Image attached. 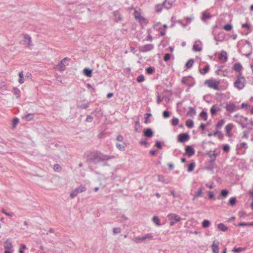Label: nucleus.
Instances as JSON below:
<instances>
[{"mask_svg": "<svg viewBox=\"0 0 253 253\" xmlns=\"http://www.w3.org/2000/svg\"><path fill=\"white\" fill-rule=\"evenodd\" d=\"M114 158V156L106 155L100 152H96L90 156V160L94 163L96 164L100 162L108 161Z\"/></svg>", "mask_w": 253, "mask_h": 253, "instance_id": "obj_1", "label": "nucleus"}, {"mask_svg": "<svg viewBox=\"0 0 253 253\" xmlns=\"http://www.w3.org/2000/svg\"><path fill=\"white\" fill-rule=\"evenodd\" d=\"M246 84L245 78L241 76V73L237 75V78L234 82V86L239 90H241L244 88Z\"/></svg>", "mask_w": 253, "mask_h": 253, "instance_id": "obj_2", "label": "nucleus"}, {"mask_svg": "<svg viewBox=\"0 0 253 253\" xmlns=\"http://www.w3.org/2000/svg\"><path fill=\"white\" fill-rule=\"evenodd\" d=\"M219 82L213 79L207 80L205 81V84L207 85L209 87L213 88L216 90H219Z\"/></svg>", "mask_w": 253, "mask_h": 253, "instance_id": "obj_3", "label": "nucleus"}, {"mask_svg": "<svg viewBox=\"0 0 253 253\" xmlns=\"http://www.w3.org/2000/svg\"><path fill=\"white\" fill-rule=\"evenodd\" d=\"M182 83L190 87L193 86L194 84L193 78L190 76L183 77L182 79Z\"/></svg>", "mask_w": 253, "mask_h": 253, "instance_id": "obj_4", "label": "nucleus"}, {"mask_svg": "<svg viewBox=\"0 0 253 253\" xmlns=\"http://www.w3.org/2000/svg\"><path fill=\"white\" fill-rule=\"evenodd\" d=\"M227 111L230 113L234 112L240 109V107L232 103H227L225 106Z\"/></svg>", "mask_w": 253, "mask_h": 253, "instance_id": "obj_5", "label": "nucleus"}, {"mask_svg": "<svg viewBox=\"0 0 253 253\" xmlns=\"http://www.w3.org/2000/svg\"><path fill=\"white\" fill-rule=\"evenodd\" d=\"M190 138L189 135L186 133L179 134L177 136V140L181 143H184L188 141Z\"/></svg>", "mask_w": 253, "mask_h": 253, "instance_id": "obj_6", "label": "nucleus"}, {"mask_svg": "<svg viewBox=\"0 0 253 253\" xmlns=\"http://www.w3.org/2000/svg\"><path fill=\"white\" fill-rule=\"evenodd\" d=\"M69 60V58L65 57L61 61L58 65V67L59 70L63 71L65 70L66 66L68 65L67 62Z\"/></svg>", "mask_w": 253, "mask_h": 253, "instance_id": "obj_7", "label": "nucleus"}, {"mask_svg": "<svg viewBox=\"0 0 253 253\" xmlns=\"http://www.w3.org/2000/svg\"><path fill=\"white\" fill-rule=\"evenodd\" d=\"M168 217L169 220L174 222H179L181 220V218L175 213H170L168 214Z\"/></svg>", "mask_w": 253, "mask_h": 253, "instance_id": "obj_8", "label": "nucleus"}, {"mask_svg": "<svg viewBox=\"0 0 253 253\" xmlns=\"http://www.w3.org/2000/svg\"><path fill=\"white\" fill-rule=\"evenodd\" d=\"M225 38V34L223 32H220L218 35L214 37V40L216 42V44H218V42H222Z\"/></svg>", "mask_w": 253, "mask_h": 253, "instance_id": "obj_9", "label": "nucleus"}, {"mask_svg": "<svg viewBox=\"0 0 253 253\" xmlns=\"http://www.w3.org/2000/svg\"><path fill=\"white\" fill-rule=\"evenodd\" d=\"M234 118L235 119L234 121L238 124H240L243 127L246 126V124H244V122H243L242 116H240L239 114H236L234 116Z\"/></svg>", "mask_w": 253, "mask_h": 253, "instance_id": "obj_10", "label": "nucleus"}, {"mask_svg": "<svg viewBox=\"0 0 253 253\" xmlns=\"http://www.w3.org/2000/svg\"><path fill=\"white\" fill-rule=\"evenodd\" d=\"M246 42H247V44L246 45H244L243 48L248 49L249 52L244 53L243 54L247 57H249L252 54V44H251V42L249 41H246Z\"/></svg>", "mask_w": 253, "mask_h": 253, "instance_id": "obj_11", "label": "nucleus"}, {"mask_svg": "<svg viewBox=\"0 0 253 253\" xmlns=\"http://www.w3.org/2000/svg\"><path fill=\"white\" fill-rule=\"evenodd\" d=\"M154 48V45L152 44H147L140 47V50L142 52H145L151 50Z\"/></svg>", "mask_w": 253, "mask_h": 253, "instance_id": "obj_12", "label": "nucleus"}, {"mask_svg": "<svg viewBox=\"0 0 253 253\" xmlns=\"http://www.w3.org/2000/svg\"><path fill=\"white\" fill-rule=\"evenodd\" d=\"M218 246L219 242L217 240H214L211 246L212 251L213 253H219Z\"/></svg>", "mask_w": 253, "mask_h": 253, "instance_id": "obj_13", "label": "nucleus"}, {"mask_svg": "<svg viewBox=\"0 0 253 253\" xmlns=\"http://www.w3.org/2000/svg\"><path fill=\"white\" fill-rule=\"evenodd\" d=\"M218 58L220 60L223 62H226L227 60V53L224 50H222L220 53L218 54Z\"/></svg>", "mask_w": 253, "mask_h": 253, "instance_id": "obj_14", "label": "nucleus"}, {"mask_svg": "<svg viewBox=\"0 0 253 253\" xmlns=\"http://www.w3.org/2000/svg\"><path fill=\"white\" fill-rule=\"evenodd\" d=\"M195 153V150L193 147L191 146H187L185 147V154L188 155L189 157H191Z\"/></svg>", "mask_w": 253, "mask_h": 253, "instance_id": "obj_15", "label": "nucleus"}, {"mask_svg": "<svg viewBox=\"0 0 253 253\" xmlns=\"http://www.w3.org/2000/svg\"><path fill=\"white\" fill-rule=\"evenodd\" d=\"M158 180L159 181L165 184H169L171 182V180L169 178H165L164 175L160 174L158 175Z\"/></svg>", "mask_w": 253, "mask_h": 253, "instance_id": "obj_16", "label": "nucleus"}, {"mask_svg": "<svg viewBox=\"0 0 253 253\" xmlns=\"http://www.w3.org/2000/svg\"><path fill=\"white\" fill-rule=\"evenodd\" d=\"M175 0H165L163 2V6L167 9H170Z\"/></svg>", "mask_w": 253, "mask_h": 253, "instance_id": "obj_17", "label": "nucleus"}, {"mask_svg": "<svg viewBox=\"0 0 253 253\" xmlns=\"http://www.w3.org/2000/svg\"><path fill=\"white\" fill-rule=\"evenodd\" d=\"M23 37L24 44L28 46L31 45L32 43L31 38L28 35H24Z\"/></svg>", "mask_w": 253, "mask_h": 253, "instance_id": "obj_18", "label": "nucleus"}, {"mask_svg": "<svg viewBox=\"0 0 253 253\" xmlns=\"http://www.w3.org/2000/svg\"><path fill=\"white\" fill-rule=\"evenodd\" d=\"M153 134L154 132L151 128H147L144 130V135L146 137L151 138L153 136Z\"/></svg>", "mask_w": 253, "mask_h": 253, "instance_id": "obj_19", "label": "nucleus"}, {"mask_svg": "<svg viewBox=\"0 0 253 253\" xmlns=\"http://www.w3.org/2000/svg\"><path fill=\"white\" fill-rule=\"evenodd\" d=\"M233 127V125L232 124H228L225 126L226 135L229 137H230L232 136V133H231V130H232Z\"/></svg>", "mask_w": 253, "mask_h": 253, "instance_id": "obj_20", "label": "nucleus"}, {"mask_svg": "<svg viewBox=\"0 0 253 253\" xmlns=\"http://www.w3.org/2000/svg\"><path fill=\"white\" fill-rule=\"evenodd\" d=\"M34 118V114H24L21 117V118L23 120H25L27 121H30L32 120Z\"/></svg>", "mask_w": 253, "mask_h": 253, "instance_id": "obj_21", "label": "nucleus"}, {"mask_svg": "<svg viewBox=\"0 0 253 253\" xmlns=\"http://www.w3.org/2000/svg\"><path fill=\"white\" fill-rule=\"evenodd\" d=\"M114 16L116 22L121 21L122 20V17L118 11L114 12Z\"/></svg>", "mask_w": 253, "mask_h": 253, "instance_id": "obj_22", "label": "nucleus"}, {"mask_svg": "<svg viewBox=\"0 0 253 253\" xmlns=\"http://www.w3.org/2000/svg\"><path fill=\"white\" fill-rule=\"evenodd\" d=\"M12 245L11 242L7 240L4 242V248L5 250H12Z\"/></svg>", "mask_w": 253, "mask_h": 253, "instance_id": "obj_23", "label": "nucleus"}, {"mask_svg": "<svg viewBox=\"0 0 253 253\" xmlns=\"http://www.w3.org/2000/svg\"><path fill=\"white\" fill-rule=\"evenodd\" d=\"M211 17V16L210 13L206 11H204L202 13V20L205 21L207 19H209Z\"/></svg>", "mask_w": 253, "mask_h": 253, "instance_id": "obj_24", "label": "nucleus"}, {"mask_svg": "<svg viewBox=\"0 0 253 253\" xmlns=\"http://www.w3.org/2000/svg\"><path fill=\"white\" fill-rule=\"evenodd\" d=\"M153 235L152 233H148L141 236V240L143 241L147 240H151L153 239Z\"/></svg>", "mask_w": 253, "mask_h": 253, "instance_id": "obj_25", "label": "nucleus"}, {"mask_svg": "<svg viewBox=\"0 0 253 253\" xmlns=\"http://www.w3.org/2000/svg\"><path fill=\"white\" fill-rule=\"evenodd\" d=\"M196 112L194 108L192 107H189V110L187 112L186 115L188 116L193 117L196 115Z\"/></svg>", "mask_w": 253, "mask_h": 253, "instance_id": "obj_26", "label": "nucleus"}, {"mask_svg": "<svg viewBox=\"0 0 253 253\" xmlns=\"http://www.w3.org/2000/svg\"><path fill=\"white\" fill-rule=\"evenodd\" d=\"M233 69L235 71L238 72V75L239 73H241L240 72L242 69V66L240 63H236L233 66Z\"/></svg>", "mask_w": 253, "mask_h": 253, "instance_id": "obj_27", "label": "nucleus"}, {"mask_svg": "<svg viewBox=\"0 0 253 253\" xmlns=\"http://www.w3.org/2000/svg\"><path fill=\"white\" fill-rule=\"evenodd\" d=\"M220 109L219 107H215V105H213L211 108L210 112L211 115H214L216 112H219Z\"/></svg>", "mask_w": 253, "mask_h": 253, "instance_id": "obj_28", "label": "nucleus"}, {"mask_svg": "<svg viewBox=\"0 0 253 253\" xmlns=\"http://www.w3.org/2000/svg\"><path fill=\"white\" fill-rule=\"evenodd\" d=\"M75 190L77 191V192L79 194V193H82V192L85 191L86 190V188L85 187V186L81 185L78 188H76Z\"/></svg>", "mask_w": 253, "mask_h": 253, "instance_id": "obj_29", "label": "nucleus"}, {"mask_svg": "<svg viewBox=\"0 0 253 253\" xmlns=\"http://www.w3.org/2000/svg\"><path fill=\"white\" fill-rule=\"evenodd\" d=\"M217 228L218 229L220 230V231H226L228 228L223 223H219L218 226H217Z\"/></svg>", "mask_w": 253, "mask_h": 253, "instance_id": "obj_30", "label": "nucleus"}, {"mask_svg": "<svg viewBox=\"0 0 253 253\" xmlns=\"http://www.w3.org/2000/svg\"><path fill=\"white\" fill-rule=\"evenodd\" d=\"M84 75L87 77H91L92 76V70L89 69L85 68L84 70Z\"/></svg>", "mask_w": 253, "mask_h": 253, "instance_id": "obj_31", "label": "nucleus"}, {"mask_svg": "<svg viewBox=\"0 0 253 253\" xmlns=\"http://www.w3.org/2000/svg\"><path fill=\"white\" fill-rule=\"evenodd\" d=\"M224 123H225V121L223 120H219L216 125V128L218 130L220 129V128H221L222 127V126H223Z\"/></svg>", "mask_w": 253, "mask_h": 253, "instance_id": "obj_32", "label": "nucleus"}, {"mask_svg": "<svg viewBox=\"0 0 253 253\" xmlns=\"http://www.w3.org/2000/svg\"><path fill=\"white\" fill-rule=\"evenodd\" d=\"M152 221L154 223H155L157 226H161L162 224L160 222V220L159 217L157 216H154L152 218Z\"/></svg>", "mask_w": 253, "mask_h": 253, "instance_id": "obj_33", "label": "nucleus"}, {"mask_svg": "<svg viewBox=\"0 0 253 253\" xmlns=\"http://www.w3.org/2000/svg\"><path fill=\"white\" fill-rule=\"evenodd\" d=\"M193 63H194V60L193 59H190V60H189L185 64V67L187 68V69H190L191 68L193 65Z\"/></svg>", "mask_w": 253, "mask_h": 253, "instance_id": "obj_34", "label": "nucleus"}, {"mask_svg": "<svg viewBox=\"0 0 253 253\" xmlns=\"http://www.w3.org/2000/svg\"><path fill=\"white\" fill-rule=\"evenodd\" d=\"M210 69V65H207L203 69H200V72L201 74L205 75Z\"/></svg>", "mask_w": 253, "mask_h": 253, "instance_id": "obj_35", "label": "nucleus"}, {"mask_svg": "<svg viewBox=\"0 0 253 253\" xmlns=\"http://www.w3.org/2000/svg\"><path fill=\"white\" fill-rule=\"evenodd\" d=\"M186 126L188 128H192L194 126V122L191 120H188L186 121Z\"/></svg>", "mask_w": 253, "mask_h": 253, "instance_id": "obj_36", "label": "nucleus"}, {"mask_svg": "<svg viewBox=\"0 0 253 253\" xmlns=\"http://www.w3.org/2000/svg\"><path fill=\"white\" fill-rule=\"evenodd\" d=\"M13 92L16 96L17 98H18L20 97V90L18 88H17L16 87H14L13 89Z\"/></svg>", "mask_w": 253, "mask_h": 253, "instance_id": "obj_37", "label": "nucleus"}, {"mask_svg": "<svg viewBox=\"0 0 253 253\" xmlns=\"http://www.w3.org/2000/svg\"><path fill=\"white\" fill-rule=\"evenodd\" d=\"M19 79L18 82L20 84H22L24 82V78L23 72H20L19 73Z\"/></svg>", "mask_w": 253, "mask_h": 253, "instance_id": "obj_38", "label": "nucleus"}, {"mask_svg": "<svg viewBox=\"0 0 253 253\" xmlns=\"http://www.w3.org/2000/svg\"><path fill=\"white\" fill-rule=\"evenodd\" d=\"M146 72L148 74H152L155 72V68L153 67H149L146 69Z\"/></svg>", "mask_w": 253, "mask_h": 253, "instance_id": "obj_39", "label": "nucleus"}, {"mask_svg": "<svg viewBox=\"0 0 253 253\" xmlns=\"http://www.w3.org/2000/svg\"><path fill=\"white\" fill-rule=\"evenodd\" d=\"M200 117L201 118L203 119L204 121L207 120V113L205 111H203L201 112V113L200 114Z\"/></svg>", "mask_w": 253, "mask_h": 253, "instance_id": "obj_40", "label": "nucleus"}, {"mask_svg": "<svg viewBox=\"0 0 253 253\" xmlns=\"http://www.w3.org/2000/svg\"><path fill=\"white\" fill-rule=\"evenodd\" d=\"M210 225V222L209 220L205 219L202 222V226L204 228L208 227Z\"/></svg>", "mask_w": 253, "mask_h": 253, "instance_id": "obj_41", "label": "nucleus"}, {"mask_svg": "<svg viewBox=\"0 0 253 253\" xmlns=\"http://www.w3.org/2000/svg\"><path fill=\"white\" fill-rule=\"evenodd\" d=\"M236 202V198L235 197H231L229 201V204L230 206H234Z\"/></svg>", "mask_w": 253, "mask_h": 253, "instance_id": "obj_42", "label": "nucleus"}, {"mask_svg": "<svg viewBox=\"0 0 253 253\" xmlns=\"http://www.w3.org/2000/svg\"><path fill=\"white\" fill-rule=\"evenodd\" d=\"M89 106V104L88 103H84V104H83L81 105H77V107L78 108H80V109H86L87 108H88Z\"/></svg>", "mask_w": 253, "mask_h": 253, "instance_id": "obj_43", "label": "nucleus"}, {"mask_svg": "<svg viewBox=\"0 0 253 253\" xmlns=\"http://www.w3.org/2000/svg\"><path fill=\"white\" fill-rule=\"evenodd\" d=\"M195 166V164L194 162L193 163H191L189 166H188V169H187V171L188 172H191L194 169V168Z\"/></svg>", "mask_w": 253, "mask_h": 253, "instance_id": "obj_44", "label": "nucleus"}, {"mask_svg": "<svg viewBox=\"0 0 253 253\" xmlns=\"http://www.w3.org/2000/svg\"><path fill=\"white\" fill-rule=\"evenodd\" d=\"M116 147L117 148L121 150V151H124L125 150V146L124 144H120V143H117L116 144Z\"/></svg>", "mask_w": 253, "mask_h": 253, "instance_id": "obj_45", "label": "nucleus"}, {"mask_svg": "<svg viewBox=\"0 0 253 253\" xmlns=\"http://www.w3.org/2000/svg\"><path fill=\"white\" fill-rule=\"evenodd\" d=\"M121 231H122V229H121V228H120L119 227L113 228V232L114 235H116L117 234H119V233H121Z\"/></svg>", "mask_w": 253, "mask_h": 253, "instance_id": "obj_46", "label": "nucleus"}, {"mask_svg": "<svg viewBox=\"0 0 253 253\" xmlns=\"http://www.w3.org/2000/svg\"><path fill=\"white\" fill-rule=\"evenodd\" d=\"M228 194V191L226 189L222 190L220 193V195L223 196L224 198L227 197Z\"/></svg>", "mask_w": 253, "mask_h": 253, "instance_id": "obj_47", "label": "nucleus"}, {"mask_svg": "<svg viewBox=\"0 0 253 253\" xmlns=\"http://www.w3.org/2000/svg\"><path fill=\"white\" fill-rule=\"evenodd\" d=\"M144 80H145V77L143 75H140L138 76L136 79L138 83L143 82L144 81Z\"/></svg>", "mask_w": 253, "mask_h": 253, "instance_id": "obj_48", "label": "nucleus"}, {"mask_svg": "<svg viewBox=\"0 0 253 253\" xmlns=\"http://www.w3.org/2000/svg\"><path fill=\"white\" fill-rule=\"evenodd\" d=\"M179 120L178 118H173L171 120V124L173 126H177L178 124Z\"/></svg>", "mask_w": 253, "mask_h": 253, "instance_id": "obj_49", "label": "nucleus"}, {"mask_svg": "<svg viewBox=\"0 0 253 253\" xmlns=\"http://www.w3.org/2000/svg\"><path fill=\"white\" fill-rule=\"evenodd\" d=\"M244 249L242 248H235L233 250V252L234 253H239L241 252L242 251H243Z\"/></svg>", "mask_w": 253, "mask_h": 253, "instance_id": "obj_50", "label": "nucleus"}, {"mask_svg": "<svg viewBox=\"0 0 253 253\" xmlns=\"http://www.w3.org/2000/svg\"><path fill=\"white\" fill-rule=\"evenodd\" d=\"M203 191V188L202 187L200 188L199 189L195 192V197H199L202 195Z\"/></svg>", "mask_w": 253, "mask_h": 253, "instance_id": "obj_51", "label": "nucleus"}, {"mask_svg": "<svg viewBox=\"0 0 253 253\" xmlns=\"http://www.w3.org/2000/svg\"><path fill=\"white\" fill-rule=\"evenodd\" d=\"M232 28V26L231 24H226L223 27V29L227 31H230Z\"/></svg>", "mask_w": 253, "mask_h": 253, "instance_id": "obj_52", "label": "nucleus"}, {"mask_svg": "<svg viewBox=\"0 0 253 253\" xmlns=\"http://www.w3.org/2000/svg\"><path fill=\"white\" fill-rule=\"evenodd\" d=\"M193 49L195 51H200L202 48L199 46L198 44H194L193 46Z\"/></svg>", "mask_w": 253, "mask_h": 253, "instance_id": "obj_53", "label": "nucleus"}, {"mask_svg": "<svg viewBox=\"0 0 253 253\" xmlns=\"http://www.w3.org/2000/svg\"><path fill=\"white\" fill-rule=\"evenodd\" d=\"M78 194V192H77V191L75 189L73 191H72L71 193H70V196L72 198H74L75 197H76L77 195Z\"/></svg>", "mask_w": 253, "mask_h": 253, "instance_id": "obj_54", "label": "nucleus"}, {"mask_svg": "<svg viewBox=\"0 0 253 253\" xmlns=\"http://www.w3.org/2000/svg\"><path fill=\"white\" fill-rule=\"evenodd\" d=\"M1 211L3 213H4V214L9 216V217H12L13 215V212H7L5 210H4V209H2L1 210Z\"/></svg>", "mask_w": 253, "mask_h": 253, "instance_id": "obj_55", "label": "nucleus"}, {"mask_svg": "<svg viewBox=\"0 0 253 253\" xmlns=\"http://www.w3.org/2000/svg\"><path fill=\"white\" fill-rule=\"evenodd\" d=\"M223 150L225 152H228L230 150V147L228 144H225L223 146Z\"/></svg>", "mask_w": 253, "mask_h": 253, "instance_id": "obj_56", "label": "nucleus"}, {"mask_svg": "<svg viewBox=\"0 0 253 253\" xmlns=\"http://www.w3.org/2000/svg\"><path fill=\"white\" fill-rule=\"evenodd\" d=\"M19 122V119L17 118H15L13 119L12 121V125L13 127H15L17 125V124Z\"/></svg>", "mask_w": 253, "mask_h": 253, "instance_id": "obj_57", "label": "nucleus"}, {"mask_svg": "<svg viewBox=\"0 0 253 253\" xmlns=\"http://www.w3.org/2000/svg\"><path fill=\"white\" fill-rule=\"evenodd\" d=\"M53 169L55 171H59L61 170V168L59 165L56 164V165H54V166L53 167Z\"/></svg>", "mask_w": 253, "mask_h": 253, "instance_id": "obj_58", "label": "nucleus"}, {"mask_svg": "<svg viewBox=\"0 0 253 253\" xmlns=\"http://www.w3.org/2000/svg\"><path fill=\"white\" fill-rule=\"evenodd\" d=\"M251 222H240L238 224L239 226H251Z\"/></svg>", "mask_w": 253, "mask_h": 253, "instance_id": "obj_59", "label": "nucleus"}, {"mask_svg": "<svg viewBox=\"0 0 253 253\" xmlns=\"http://www.w3.org/2000/svg\"><path fill=\"white\" fill-rule=\"evenodd\" d=\"M163 116L164 118H168L170 116V113L168 111H165L163 113Z\"/></svg>", "mask_w": 253, "mask_h": 253, "instance_id": "obj_60", "label": "nucleus"}, {"mask_svg": "<svg viewBox=\"0 0 253 253\" xmlns=\"http://www.w3.org/2000/svg\"><path fill=\"white\" fill-rule=\"evenodd\" d=\"M170 58V54L169 53L166 54L164 57V60L165 61H168Z\"/></svg>", "mask_w": 253, "mask_h": 253, "instance_id": "obj_61", "label": "nucleus"}, {"mask_svg": "<svg viewBox=\"0 0 253 253\" xmlns=\"http://www.w3.org/2000/svg\"><path fill=\"white\" fill-rule=\"evenodd\" d=\"M26 248V247L25 245L22 244L21 245V247L19 250V253H24V250Z\"/></svg>", "mask_w": 253, "mask_h": 253, "instance_id": "obj_62", "label": "nucleus"}, {"mask_svg": "<svg viewBox=\"0 0 253 253\" xmlns=\"http://www.w3.org/2000/svg\"><path fill=\"white\" fill-rule=\"evenodd\" d=\"M248 148V145L246 142H242L240 144V146L239 147V149L245 148L247 149Z\"/></svg>", "mask_w": 253, "mask_h": 253, "instance_id": "obj_63", "label": "nucleus"}, {"mask_svg": "<svg viewBox=\"0 0 253 253\" xmlns=\"http://www.w3.org/2000/svg\"><path fill=\"white\" fill-rule=\"evenodd\" d=\"M218 139H222L223 138V134L222 132L219 131L217 135L216 136Z\"/></svg>", "mask_w": 253, "mask_h": 253, "instance_id": "obj_64", "label": "nucleus"}]
</instances>
